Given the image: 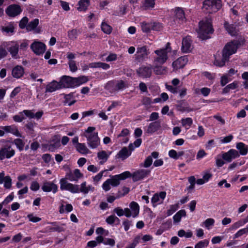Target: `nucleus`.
I'll use <instances>...</instances> for the list:
<instances>
[{"label":"nucleus","instance_id":"obj_1","mask_svg":"<svg viewBox=\"0 0 248 248\" xmlns=\"http://www.w3.org/2000/svg\"><path fill=\"white\" fill-rule=\"evenodd\" d=\"M241 42L239 40H233L227 43L222 50V57L221 60L216 59L214 64L219 67L224 66L230 59V56L237 51L240 46Z\"/></svg>","mask_w":248,"mask_h":248},{"label":"nucleus","instance_id":"obj_2","mask_svg":"<svg viewBox=\"0 0 248 248\" xmlns=\"http://www.w3.org/2000/svg\"><path fill=\"white\" fill-rule=\"evenodd\" d=\"M89 79L88 77L81 76L78 78H73L68 76H63L59 81L61 88H75L86 83Z\"/></svg>","mask_w":248,"mask_h":248},{"label":"nucleus","instance_id":"obj_3","mask_svg":"<svg viewBox=\"0 0 248 248\" xmlns=\"http://www.w3.org/2000/svg\"><path fill=\"white\" fill-rule=\"evenodd\" d=\"M171 50L170 44L168 42L165 47L155 51L156 57L154 58V62L155 64L162 65L165 63L168 59V53Z\"/></svg>","mask_w":248,"mask_h":248},{"label":"nucleus","instance_id":"obj_4","mask_svg":"<svg viewBox=\"0 0 248 248\" xmlns=\"http://www.w3.org/2000/svg\"><path fill=\"white\" fill-rule=\"evenodd\" d=\"M199 29L197 31L198 37L202 40H206L210 38L209 35L213 33L214 30L208 22L201 21L199 23Z\"/></svg>","mask_w":248,"mask_h":248},{"label":"nucleus","instance_id":"obj_5","mask_svg":"<svg viewBox=\"0 0 248 248\" xmlns=\"http://www.w3.org/2000/svg\"><path fill=\"white\" fill-rule=\"evenodd\" d=\"M203 8L209 13L217 12L222 6L221 0H205L203 1Z\"/></svg>","mask_w":248,"mask_h":248},{"label":"nucleus","instance_id":"obj_6","mask_svg":"<svg viewBox=\"0 0 248 248\" xmlns=\"http://www.w3.org/2000/svg\"><path fill=\"white\" fill-rule=\"evenodd\" d=\"M125 87L124 82L122 80L108 81L105 86V89L110 93L124 89Z\"/></svg>","mask_w":248,"mask_h":248},{"label":"nucleus","instance_id":"obj_7","mask_svg":"<svg viewBox=\"0 0 248 248\" xmlns=\"http://www.w3.org/2000/svg\"><path fill=\"white\" fill-rule=\"evenodd\" d=\"M15 150L10 145H5L0 149V160L9 159L15 155Z\"/></svg>","mask_w":248,"mask_h":248},{"label":"nucleus","instance_id":"obj_8","mask_svg":"<svg viewBox=\"0 0 248 248\" xmlns=\"http://www.w3.org/2000/svg\"><path fill=\"white\" fill-rule=\"evenodd\" d=\"M60 188L62 190H68L73 193L79 192V186L67 182L64 178L60 180Z\"/></svg>","mask_w":248,"mask_h":248},{"label":"nucleus","instance_id":"obj_9","mask_svg":"<svg viewBox=\"0 0 248 248\" xmlns=\"http://www.w3.org/2000/svg\"><path fill=\"white\" fill-rule=\"evenodd\" d=\"M151 172L150 169H139L132 173V180L134 182L141 181L148 177Z\"/></svg>","mask_w":248,"mask_h":248},{"label":"nucleus","instance_id":"obj_10","mask_svg":"<svg viewBox=\"0 0 248 248\" xmlns=\"http://www.w3.org/2000/svg\"><path fill=\"white\" fill-rule=\"evenodd\" d=\"M153 70V66L151 64L142 65L138 69L137 73L138 75L142 78H148L151 76Z\"/></svg>","mask_w":248,"mask_h":248},{"label":"nucleus","instance_id":"obj_11","mask_svg":"<svg viewBox=\"0 0 248 248\" xmlns=\"http://www.w3.org/2000/svg\"><path fill=\"white\" fill-rule=\"evenodd\" d=\"M22 10L20 5L18 4H11L5 10L6 15L10 17H15L19 15Z\"/></svg>","mask_w":248,"mask_h":248},{"label":"nucleus","instance_id":"obj_12","mask_svg":"<svg viewBox=\"0 0 248 248\" xmlns=\"http://www.w3.org/2000/svg\"><path fill=\"white\" fill-rule=\"evenodd\" d=\"M31 48L36 55H40L43 54L46 49L45 44L39 41H35L31 45Z\"/></svg>","mask_w":248,"mask_h":248},{"label":"nucleus","instance_id":"obj_13","mask_svg":"<svg viewBox=\"0 0 248 248\" xmlns=\"http://www.w3.org/2000/svg\"><path fill=\"white\" fill-rule=\"evenodd\" d=\"M87 138L88 146L92 149L96 148L100 143L98 133L94 132L93 134L85 137Z\"/></svg>","mask_w":248,"mask_h":248},{"label":"nucleus","instance_id":"obj_14","mask_svg":"<svg viewBox=\"0 0 248 248\" xmlns=\"http://www.w3.org/2000/svg\"><path fill=\"white\" fill-rule=\"evenodd\" d=\"M58 186L52 182L46 181L43 182L42 189L44 192H49L52 191L55 193L58 191Z\"/></svg>","mask_w":248,"mask_h":248},{"label":"nucleus","instance_id":"obj_15","mask_svg":"<svg viewBox=\"0 0 248 248\" xmlns=\"http://www.w3.org/2000/svg\"><path fill=\"white\" fill-rule=\"evenodd\" d=\"M239 157V154L237 151L234 149H230L227 152L222 154V158L228 162H231L233 159Z\"/></svg>","mask_w":248,"mask_h":248},{"label":"nucleus","instance_id":"obj_16","mask_svg":"<svg viewBox=\"0 0 248 248\" xmlns=\"http://www.w3.org/2000/svg\"><path fill=\"white\" fill-rule=\"evenodd\" d=\"M19 114L20 115L24 114L26 117H28L30 119L34 118L37 120H39L42 117L43 114V111H39L36 113H34L33 112V110L25 109L23 111L20 112Z\"/></svg>","mask_w":248,"mask_h":248},{"label":"nucleus","instance_id":"obj_17","mask_svg":"<svg viewBox=\"0 0 248 248\" xmlns=\"http://www.w3.org/2000/svg\"><path fill=\"white\" fill-rule=\"evenodd\" d=\"M149 52L148 51L146 46L138 47L137 50L136 58L139 61H143L147 58Z\"/></svg>","mask_w":248,"mask_h":248},{"label":"nucleus","instance_id":"obj_18","mask_svg":"<svg viewBox=\"0 0 248 248\" xmlns=\"http://www.w3.org/2000/svg\"><path fill=\"white\" fill-rule=\"evenodd\" d=\"M192 40L190 36L184 38L182 43V51L184 53H188L191 49Z\"/></svg>","mask_w":248,"mask_h":248},{"label":"nucleus","instance_id":"obj_19","mask_svg":"<svg viewBox=\"0 0 248 248\" xmlns=\"http://www.w3.org/2000/svg\"><path fill=\"white\" fill-rule=\"evenodd\" d=\"M159 154L157 152H153L151 155L148 156L144 160L143 163L140 164L139 166L148 168L150 167L153 163V158H157Z\"/></svg>","mask_w":248,"mask_h":248},{"label":"nucleus","instance_id":"obj_20","mask_svg":"<svg viewBox=\"0 0 248 248\" xmlns=\"http://www.w3.org/2000/svg\"><path fill=\"white\" fill-rule=\"evenodd\" d=\"M161 127V123L159 121H155L149 124L147 126L146 132L148 134H153L159 130Z\"/></svg>","mask_w":248,"mask_h":248},{"label":"nucleus","instance_id":"obj_21","mask_svg":"<svg viewBox=\"0 0 248 248\" xmlns=\"http://www.w3.org/2000/svg\"><path fill=\"white\" fill-rule=\"evenodd\" d=\"M0 128L7 133H11L16 137H21V135L19 132L17 126L15 124L1 126Z\"/></svg>","mask_w":248,"mask_h":248},{"label":"nucleus","instance_id":"obj_22","mask_svg":"<svg viewBox=\"0 0 248 248\" xmlns=\"http://www.w3.org/2000/svg\"><path fill=\"white\" fill-rule=\"evenodd\" d=\"M13 44L10 47L8 48V51L10 52L12 58L17 59L19 58L18 56L19 51V44L16 41L11 42Z\"/></svg>","mask_w":248,"mask_h":248},{"label":"nucleus","instance_id":"obj_23","mask_svg":"<svg viewBox=\"0 0 248 248\" xmlns=\"http://www.w3.org/2000/svg\"><path fill=\"white\" fill-rule=\"evenodd\" d=\"M188 61L187 58L185 56L180 57L172 62V67L175 69L183 68Z\"/></svg>","mask_w":248,"mask_h":248},{"label":"nucleus","instance_id":"obj_24","mask_svg":"<svg viewBox=\"0 0 248 248\" xmlns=\"http://www.w3.org/2000/svg\"><path fill=\"white\" fill-rule=\"evenodd\" d=\"M61 89L62 88L60 82L54 80L47 84L46 88L45 93H52Z\"/></svg>","mask_w":248,"mask_h":248},{"label":"nucleus","instance_id":"obj_25","mask_svg":"<svg viewBox=\"0 0 248 248\" xmlns=\"http://www.w3.org/2000/svg\"><path fill=\"white\" fill-rule=\"evenodd\" d=\"M224 27L227 32L231 36H236L237 35L236 27L234 24H230L228 21H225L224 22Z\"/></svg>","mask_w":248,"mask_h":248},{"label":"nucleus","instance_id":"obj_26","mask_svg":"<svg viewBox=\"0 0 248 248\" xmlns=\"http://www.w3.org/2000/svg\"><path fill=\"white\" fill-rule=\"evenodd\" d=\"M48 223L53 225V227H46L45 229L46 232H61L65 231L64 228L62 226L58 225L57 222H51Z\"/></svg>","mask_w":248,"mask_h":248},{"label":"nucleus","instance_id":"obj_27","mask_svg":"<svg viewBox=\"0 0 248 248\" xmlns=\"http://www.w3.org/2000/svg\"><path fill=\"white\" fill-rule=\"evenodd\" d=\"M15 23L14 22H10L6 26H1L0 30L2 32H5L6 35H12L15 32Z\"/></svg>","mask_w":248,"mask_h":248},{"label":"nucleus","instance_id":"obj_28","mask_svg":"<svg viewBox=\"0 0 248 248\" xmlns=\"http://www.w3.org/2000/svg\"><path fill=\"white\" fill-rule=\"evenodd\" d=\"M24 73V68L20 65L15 66L12 70V76L16 78H19L22 77Z\"/></svg>","mask_w":248,"mask_h":248},{"label":"nucleus","instance_id":"obj_29","mask_svg":"<svg viewBox=\"0 0 248 248\" xmlns=\"http://www.w3.org/2000/svg\"><path fill=\"white\" fill-rule=\"evenodd\" d=\"M236 149L239 150V154L245 155L248 153V146L243 142H238L236 145Z\"/></svg>","mask_w":248,"mask_h":248},{"label":"nucleus","instance_id":"obj_30","mask_svg":"<svg viewBox=\"0 0 248 248\" xmlns=\"http://www.w3.org/2000/svg\"><path fill=\"white\" fill-rule=\"evenodd\" d=\"M131 154L130 152H129L126 147L123 148L117 154L116 157L117 158H121L122 160H124L129 157Z\"/></svg>","mask_w":248,"mask_h":248},{"label":"nucleus","instance_id":"obj_31","mask_svg":"<svg viewBox=\"0 0 248 248\" xmlns=\"http://www.w3.org/2000/svg\"><path fill=\"white\" fill-rule=\"evenodd\" d=\"M175 16L176 19H178L181 23H183L186 20L184 11L181 8L178 7L176 9Z\"/></svg>","mask_w":248,"mask_h":248},{"label":"nucleus","instance_id":"obj_32","mask_svg":"<svg viewBox=\"0 0 248 248\" xmlns=\"http://www.w3.org/2000/svg\"><path fill=\"white\" fill-rule=\"evenodd\" d=\"M238 83L236 81H234L232 83L228 84L222 90V93L226 94L228 93L231 90H234L238 88Z\"/></svg>","mask_w":248,"mask_h":248},{"label":"nucleus","instance_id":"obj_33","mask_svg":"<svg viewBox=\"0 0 248 248\" xmlns=\"http://www.w3.org/2000/svg\"><path fill=\"white\" fill-rule=\"evenodd\" d=\"M129 206L132 212V217H136L139 214L140 207L138 204L135 202H132L130 203Z\"/></svg>","mask_w":248,"mask_h":248},{"label":"nucleus","instance_id":"obj_34","mask_svg":"<svg viewBox=\"0 0 248 248\" xmlns=\"http://www.w3.org/2000/svg\"><path fill=\"white\" fill-rule=\"evenodd\" d=\"M75 147L77 151L81 154H87L89 152V150L85 143H78L77 145H76Z\"/></svg>","mask_w":248,"mask_h":248},{"label":"nucleus","instance_id":"obj_35","mask_svg":"<svg viewBox=\"0 0 248 248\" xmlns=\"http://www.w3.org/2000/svg\"><path fill=\"white\" fill-rule=\"evenodd\" d=\"M79 7L78 10L80 11H85L90 4V0H80L78 1Z\"/></svg>","mask_w":248,"mask_h":248},{"label":"nucleus","instance_id":"obj_36","mask_svg":"<svg viewBox=\"0 0 248 248\" xmlns=\"http://www.w3.org/2000/svg\"><path fill=\"white\" fill-rule=\"evenodd\" d=\"M155 0H145L142 7L144 10L152 9L154 8Z\"/></svg>","mask_w":248,"mask_h":248},{"label":"nucleus","instance_id":"obj_37","mask_svg":"<svg viewBox=\"0 0 248 248\" xmlns=\"http://www.w3.org/2000/svg\"><path fill=\"white\" fill-rule=\"evenodd\" d=\"M39 24V19L35 18L30 22L27 26V31H31L35 29Z\"/></svg>","mask_w":248,"mask_h":248},{"label":"nucleus","instance_id":"obj_38","mask_svg":"<svg viewBox=\"0 0 248 248\" xmlns=\"http://www.w3.org/2000/svg\"><path fill=\"white\" fill-rule=\"evenodd\" d=\"M153 70L156 75H162L167 72V68L166 67L157 65L156 64L154 67Z\"/></svg>","mask_w":248,"mask_h":248},{"label":"nucleus","instance_id":"obj_39","mask_svg":"<svg viewBox=\"0 0 248 248\" xmlns=\"http://www.w3.org/2000/svg\"><path fill=\"white\" fill-rule=\"evenodd\" d=\"M186 216V212L185 210H181L179 211L173 216V218L174 222H179L181 221L182 217Z\"/></svg>","mask_w":248,"mask_h":248},{"label":"nucleus","instance_id":"obj_40","mask_svg":"<svg viewBox=\"0 0 248 248\" xmlns=\"http://www.w3.org/2000/svg\"><path fill=\"white\" fill-rule=\"evenodd\" d=\"M13 143L16 146V148L19 150V151L21 152L23 150L25 146V142L23 141L22 140L20 139H15L13 142Z\"/></svg>","mask_w":248,"mask_h":248},{"label":"nucleus","instance_id":"obj_41","mask_svg":"<svg viewBox=\"0 0 248 248\" xmlns=\"http://www.w3.org/2000/svg\"><path fill=\"white\" fill-rule=\"evenodd\" d=\"M60 142L56 141L53 143L48 144L46 145L47 150L50 152H54L60 146Z\"/></svg>","mask_w":248,"mask_h":248},{"label":"nucleus","instance_id":"obj_42","mask_svg":"<svg viewBox=\"0 0 248 248\" xmlns=\"http://www.w3.org/2000/svg\"><path fill=\"white\" fill-rule=\"evenodd\" d=\"M102 31L105 33L109 34L112 31V28L105 22H102L101 24Z\"/></svg>","mask_w":248,"mask_h":248},{"label":"nucleus","instance_id":"obj_43","mask_svg":"<svg viewBox=\"0 0 248 248\" xmlns=\"http://www.w3.org/2000/svg\"><path fill=\"white\" fill-rule=\"evenodd\" d=\"M116 176L119 177L120 180H124L128 178H132V174L129 171H125L120 174L116 175Z\"/></svg>","mask_w":248,"mask_h":248},{"label":"nucleus","instance_id":"obj_44","mask_svg":"<svg viewBox=\"0 0 248 248\" xmlns=\"http://www.w3.org/2000/svg\"><path fill=\"white\" fill-rule=\"evenodd\" d=\"M109 155H108L105 151H102L98 152L97 157L99 160H104V162L107 161Z\"/></svg>","mask_w":248,"mask_h":248},{"label":"nucleus","instance_id":"obj_45","mask_svg":"<svg viewBox=\"0 0 248 248\" xmlns=\"http://www.w3.org/2000/svg\"><path fill=\"white\" fill-rule=\"evenodd\" d=\"M78 31L77 29H73L67 32L68 38L71 40H75L77 38Z\"/></svg>","mask_w":248,"mask_h":248},{"label":"nucleus","instance_id":"obj_46","mask_svg":"<svg viewBox=\"0 0 248 248\" xmlns=\"http://www.w3.org/2000/svg\"><path fill=\"white\" fill-rule=\"evenodd\" d=\"M29 19L27 16L23 17L19 21V27L20 29H23L26 28L27 30V26L28 24Z\"/></svg>","mask_w":248,"mask_h":248},{"label":"nucleus","instance_id":"obj_47","mask_svg":"<svg viewBox=\"0 0 248 248\" xmlns=\"http://www.w3.org/2000/svg\"><path fill=\"white\" fill-rule=\"evenodd\" d=\"M116 220H117L118 222H120V219L118 217L115 216L114 215H112L108 216L106 219V222L108 224L112 225L113 224Z\"/></svg>","mask_w":248,"mask_h":248},{"label":"nucleus","instance_id":"obj_48","mask_svg":"<svg viewBox=\"0 0 248 248\" xmlns=\"http://www.w3.org/2000/svg\"><path fill=\"white\" fill-rule=\"evenodd\" d=\"M151 23H147L145 22H143L141 23V29L142 31L144 32H149L151 30H152V27H151Z\"/></svg>","mask_w":248,"mask_h":248},{"label":"nucleus","instance_id":"obj_49","mask_svg":"<svg viewBox=\"0 0 248 248\" xmlns=\"http://www.w3.org/2000/svg\"><path fill=\"white\" fill-rule=\"evenodd\" d=\"M120 179L119 177H117L116 175L112 176L110 179H108L110 184L113 186H117L120 184Z\"/></svg>","mask_w":248,"mask_h":248},{"label":"nucleus","instance_id":"obj_50","mask_svg":"<svg viewBox=\"0 0 248 248\" xmlns=\"http://www.w3.org/2000/svg\"><path fill=\"white\" fill-rule=\"evenodd\" d=\"M248 233V227L239 230L234 235V238H237L244 234Z\"/></svg>","mask_w":248,"mask_h":248},{"label":"nucleus","instance_id":"obj_51","mask_svg":"<svg viewBox=\"0 0 248 248\" xmlns=\"http://www.w3.org/2000/svg\"><path fill=\"white\" fill-rule=\"evenodd\" d=\"M4 183V187L6 189H10L12 186V179L9 176H5Z\"/></svg>","mask_w":248,"mask_h":248},{"label":"nucleus","instance_id":"obj_52","mask_svg":"<svg viewBox=\"0 0 248 248\" xmlns=\"http://www.w3.org/2000/svg\"><path fill=\"white\" fill-rule=\"evenodd\" d=\"M72 95L71 94H66L64 97L65 101L64 102V105L67 104L68 106H71L75 104L76 102L75 100H72L71 101H69Z\"/></svg>","mask_w":248,"mask_h":248},{"label":"nucleus","instance_id":"obj_53","mask_svg":"<svg viewBox=\"0 0 248 248\" xmlns=\"http://www.w3.org/2000/svg\"><path fill=\"white\" fill-rule=\"evenodd\" d=\"M209 244V241L207 239H204L203 241L199 242L195 246V248H203L207 247Z\"/></svg>","mask_w":248,"mask_h":248},{"label":"nucleus","instance_id":"obj_54","mask_svg":"<svg viewBox=\"0 0 248 248\" xmlns=\"http://www.w3.org/2000/svg\"><path fill=\"white\" fill-rule=\"evenodd\" d=\"M73 172L74 178L76 179V182H77L79 178H82L83 176V174L81 173L79 170L78 169H75Z\"/></svg>","mask_w":248,"mask_h":248},{"label":"nucleus","instance_id":"obj_55","mask_svg":"<svg viewBox=\"0 0 248 248\" xmlns=\"http://www.w3.org/2000/svg\"><path fill=\"white\" fill-rule=\"evenodd\" d=\"M95 130V127L93 126H89L85 130L83 136L85 137L93 134V132Z\"/></svg>","mask_w":248,"mask_h":248},{"label":"nucleus","instance_id":"obj_56","mask_svg":"<svg viewBox=\"0 0 248 248\" xmlns=\"http://www.w3.org/2000/svg\"><path fill=\"white\" fill-rule=\"evenodd\" d=\"M215 223V220L214 219L209 218H207L205 220V221L203 222L205 227L207 228L208 229H209V227L211 226L214 225Z\"/></svg>","mask_w":248,"mask_h":248},{"label":"nucleus","instance_id":"obj_57","mask_svg":"<svg viewBox=\"0 0 248 248\" xmlns=\"http://www.w3.org/2000/svg\"><path fill=\"white\" fill-rule=\"evenodd\" d=\"M123 225L124 226V229L125 231H127L131 226L132 225V221L128 219H125L123 222Z\"/></svg>","mask_w":248,"mask_h":248},{"label":"nucleus","instance_id":"obj_58","mask_svg":"<svg viewBox=\"0 0 248 248\" xmlns=\"http://www.w3.org/2000/svg\"><path fill=\"white\" fill-rule=\"evenodd\" d=\"M152 30L155 31H159L161 30L162 26L159 23L153 22L151 23Z\"/></svg>","mask_w":248,"mask_h":248},{"label":"nucleus","instance_id":"obj_59","mask_svg":"<svg viewBox=\"0 0 248 248\" xmlns=\"http://www.w3.org/2000/svg\"><path fill=\"white\" fill-rule=\"evenodd\" d=\"M79 192H81L84 194H86L88 193V188L86 186V182H83L80 185V188H79Z\"/></svg>","mask_w":248,"mask_h":248},{"label":"nucleus","instance_id":"obj_60","mask_svg":"<svg viewBox=\"0 0 248 248\" xmlns=\"http://www.w3.org/2000/svg\"><path fill=\"white\" fill-rule=\"evenodd\" d=\"M193 121L191 118H186L182 120V124L183 126L188 125L190 126L192 124Z\"/></svg>","mask_w":248,"mask_h":248},{"label":"nucleus","instance_id":"obj_61","mask_svg":"<svg viewBox=\"0 0 248 248\" xmlns=\"http://www.w3.org/2000/svg\"><path fill=\"white\" fill-rule=\"evenodd\" d=\"M178 207V205L177 204L171 205L170 206V208L167 211V215L170 216L173 213H174Z\"/></svg>","mask_w":248,"mask_h":248},{"label":"nucleus","instance_id":"obj_62","mask_svg":"<svg viewBox=\"0 0 248 248\" xmlns=\"http://www.w3.org/2000/svg\"><path fill=\"white\" fill-rule=\"evenodd\" d=\"M70 70L72 72H75L78 70L75 61H71L68 62Z\"/></svg>","mask_w":248,"mask_h":248},{"label":"nucleus","instance_id":"obj_63","mask_svg":"<svg viewBox=\"0 0 248 248\" xmlns=\"http://www.w3.org/2000/svg\"><path fill=\"white\" fill-rule=\"evenodd\" d=\"M27 217L29 218V220L32 222H37L40 221L41 220L40 217H35L32 214H29L27 216Z\"/></svg>","mask_w":248,"mask_h":248},{"label":"nucleus","instance_id":"obj_64","mask_svg":"<svg viewBox=\"0 0 248 248\" xmlns=\"http://www.w3.org/2000/svg\"><path fill=\"white\" fill-rule=\"evenodd\" d=\"M142 103L143 105L145 106H150L152 103H153V102L152 101V99L148 97H144L142 100Z\"/></svg>","mask_w":248,"mask_h":248}]
</instances>
